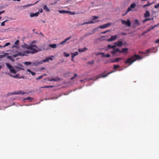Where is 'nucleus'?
<instances>
[{"label":"nucleus","instance_id":"1","mask_svg":"<svg viewBox=\"0 0 159 159\" xmlns=\"http://www.w3.org/2000/svg\"><path fill=\"white\" fill-rule=\"evenodd\" d=\"M29 49H30V50H26L24 51H21L20 52H17V53L13 55V57H16L18 56H28V54L29 53L33 54L41 50V49L39 48L36 44H33V43H30Z\"/></svg>","mask_w":159,"mask_h":159},{"label":"nucleus","instance_id":"2","mask_svg":"<svg viewBox=\"0 0 159 159\" xmlns=\"http://www.w3.org/2000/svg\"><path fill=\"white\" fill-rule=\"evenodd\" d=\"M141 58L140 56L138 55H132L130 57L128 58L125 61V64H129V65L132 64L134 62L137 60Z\"/></svg>","mask_w":159,"mask_h":159},{"label":"nucleus","instance_id":"3","mask_svg":"<svg viewBox=\"0 0 159 159\" xmlns=\"http://www.w3.org/2000/svg\"><path fill=\"white\" fill-rule=\"evenodd\" d=\"M52 60L53 59L52 57H48L46 58V59L43 60L41 61H36L33 63V65L34 66H36L38 64H40L42 63L43 62H46L49 61L50 60L52 61Z\"/></svg>","mask_w":159,"mask_h":159},{"label":"nucleus","instance_id":"4","mask_svg":"<svg viewBox=\"0 0 159 159\" xmlns=\"http://www.w3.org/2000/svg\"><path fill=\"white\" fill-rule=\"evenodd\" d=\"M6 65L7 68L9 69L11 72L14 74L16 73V70L13 68V66L10 64L8 63H6Z\"/></svg>","mask_w":159,"mask_h":159},{"label":"nucleus","instance_id":"5","mask_svg":"<svg viewBox=\"0 0 159 159\" xmlns=\"http://www.w3.org/2000/svg\"><path fill=\"white\" fill-rule=\"evenodd\" d=\"M136 4L134 2L133 3L131 4L130 5V7L128 8L127 10L125 13V14H126L128 12L131 11V9L134 8L136 7Z\"/></svg>","mask_w":159,"mask_h":159},{"label":"nucleus","instance_id":"6","mask_svg":"<svg viewBox=\"0 0 159 159\" xmlns=\"http://www.w3.org/2000/svg\"><path fill=\"white\" fill-rule=\"evenodd\" d=\"M121 21L122 24L126 25L128 27H130L131 26V24L129 20H127V21L124 20H122Z\"/></svg>","mask_w":159,"mask_h":159},{"label":"nucleus","instance_id":"7","mask_svg":"<svg viewBox=\"0 0 159 159\" xmlns=\"http://www.w3.org/2000/svg\"><path fill=\"white\" fill-rule=\"evenodd\" d=\"M122 59V58L120 57L117 58L115 60H113V59H111L109 60V62L110 63H114L116 62H118Z\"/></svg>","mask_w":159,"mask_h":159},{"label":"nucleus","instance_id":"8","mask_svg":"<svg viewBox=\"0 0 159 159\" xmlns=\"http://www.w3.org/2000/svg\"><path fill=\"white\" fill-rule=\"evenodd\" d=\"M117 38V35H114V36H111V38L110 39H108L107 40V41L108 42H111L114 40H116Z\"/></svg>","mask_w":159,"mask_h":159},{"label":"nucleus","instance_id":"9","mask_svg":"<svg viewBox=\"0 0 159 159\" xmlns=\"http://www.w3.org/2000/svg\"><path fill=\"white\" fill-rule=\"evenodd\" d=\"M111 24L110 23H108L106 24H104L100 26L99 28L100 29L105 28L109 26Z\"/></svg>","mask_w":159,"mask_h":159},{"label":"nucleus","instance_id":"10","mask_svg":"<svg viewBox=\"0 0 159 159\" xmlns=\"http://www.w3.org/2000/svg\"><path fill=\"white\" fill-rule=\"evenodd\" d=\"M115 71H111L109 72H108V73H107V74L106 75H103V73H102V74H100L99 76V78H100V77H102V78H104V77H106L109 74H110L113 72H114Z\"/></svg>","mask_w":159,"mask_h":159},{"label":"nucleus","instance_id":"11","mask_svg":"<svg viewBox=\"0 0 159 159\" xmlns=\"http://www.w3.org/2000/svg\"><path fill=\"white\" fill-rule=\"evenodd\" d=\"M48 80L49 81H60L61 80V79L58 77H57L55 78H53L52 79H50L49 78H47Z\"/></svg>","mask_w":159,"mask_h":159},{"label":"nucleus","instance_id":"12","mask_svg":"<svg viewBox=\"0 0 159 159\" xmlns=\"http://www.w3.org/2000/svg\"><path fill=\"white\" fill-rule=\"evenodd\" d=\"M25 92H23L20 90L18 91L17 92H13L12 93V95H17L20 94L21 95H24L25 94Z\"/></svg>","mask_w":159,"mask_h":159},{"label":"nucleus","instance_id":"13","mask_svg":"<svg viewBox=\"0 0 159 159\" xmlns=\"http://www.w3.org/2000/svg\"><path fill=\"white\" fill-rule=\"evenodd\" d=\"M123 42L122 41H118L117 42H115L114 44L118 47H121L122 45Z\"/></svg>","mask_w":159,"mask_h":159},{"label":"nucleus","instance_id":"14","mask_svg":"<svg viewBox=\"0 0 159 159\" xmlns=\"http://www.w3.org/2000/svg\"><path fill=\"white\" fill-rule=\"evenodd\" d=\"M21 47L24 49H29L30 48V45H28L26 43H24L23 45L21 46Z\"/></svg>","mask_w":159,"mask_h":159},{"label":"nucleus","instance_id":"15","mask_svg":"<svg viewBox=\"0 0 159 159\" xmlns=\"http://www.w3.org/2000/svg\"><path fill=\"white\" fill-rule=\"evenodd\" d=\"M139 24L140 23L138 20L136 19L135 20L133 26L134 28H135L137 26L139 25Z\"/></svg>","mask_w":159,"mask_h":159},{"label":"nucleus","instance_id":"16","mask_svg":"<svg viewBox=\"0 0 159 159\" xmlns=\"http://www.w3.org/2000/svg\"><path fill=\"white\" fill-rule=\"evenodd\" d=\"M117 52H120V50L118 48H116L113 49V51L111 52V53L112 54H115Z\"/></svg>","mask_w":159,"mask_h":159},{"label":"nucleus","instance_id":"17","mask_svg":"<svg viewBox=\"0 0 159 159\" xmlns=\"http://www.w3.org/2000/svg\"><path fill=\"white\" fill-rule=\"evenodd\" d=\"M71 38L70 37H69L67 38L64 41L61 42L60 43V45L64 44L68 40H69Z\"/></svg>","mask_w":159,"mask_h":159},{"label":"nucleus","instance_id":"18","mask_svg":"<svg viewBox=\"0 0 159 159\" xmlns=\"http://www.w3.org/2000/svg\"><path fill=\"white\" fill-rule=\"evenodd\" d=\"M155 48L153 47L147 49L145 51V53L148 54V53L152 52L154 50Z\"/></svg>","mask_w":159,"mask_h":159},{"label":"nucleus","instance_id":"19","mask_svg":"<svg viewBox=\"0 0 159 159\" xmlns=\"http://www.w3.org/2000/svg\"><path fill=\"white\" fill-rule=\"evenodd\" d=\"M39 14V12H38L35 13H31L30 14V16L31 17H33L34 16H38Z\"/></svg>","mask_w":159,"mask_h":159},{"label":"nucleus","instance_id":"20","mask_svg":"<svg viewBox=\"0 0 159 159\" xmlns=\"http://www.w3.org/2000/svg\"><path fill=\"white\" fill-rule=\"evenodd\" d=\"M43 9L47 12H49L50 11V9L48 8L46 5H44L43 6Z\"/></svg>","mask_w":159,"mask_h":159},{"label":"nucleus","instance_id":"21","mask_svg":"<svg viewBox=\"0 0 159 159\" xmlns=\"http://www.w3.org/2000/svg\"><path fill=\"white\" fill-rule=\"evenodd\" d=\"M128 50V49L127 48H123L121 51L120 50V52L121 53L125 52L126 53H127Z\"/></svg>","mask_w":159,"mask_h":159},{"label":"nucleus","instance_id":"22","mask_svg":"<svg viewBox=\"0 0 159 159\" xmlns=\"http://www.w3.org/2000/svg\"><path fill=\"white\" fill-rule=\"evenodd\" d=\"M99 20H98L97 21H92L91 20V21H89V22H85L84 23L82 24V25H84V24H89L94 23H96V22H99Z\"/></svg>","mask_w":159,"mask_h":159},{"label":"nucleus","instance_id":"23","mask_svg":"<svg viewBox=\"0 0 159 159\" xmlns=\"http://www.w3.org/2000/svg\"><path fill=\"white\" fill-rule=\"evenodd\" d=\"M150 15V12L148 11H146L145 13L144 14V17L146 18H147Z\"/></svg>","mask_w":159,"mask_h":159},{"label":"nucleus","instance_id":"24","mask_svg":"<svg viewBox=\"0 0 159 159\" xmlns=\"http://www.w3.org/2000/svg\"><path fill=\"white\" fill-rule=\"evenodd\" d=\"M71 57H72V58H74L75 56L77 55L78 54V52H75L71 53Z\"/></svg>","mask_w":159,"mask_h":159},{"label":"nucleus","instance_id":"25","mask_svg":"<svg viewBox=\"0 0 159 159\" xmlns=\"http://www.w3.org/2000/svg\"><path fill=\"white\" fill-rule=\"evenodd\" d=\"M116 47V45L111 46V45L109 44L107 46V47L109 49L113 48L114 49Z\"/></svg>","mask_w":159,"mask_h":159},{"label":"nucleus","instance_id":"26","mask_svg":"<svg viewBox=\"0 0 159 159\" xmlns=\"http://www.w3.org/2000/svg\"><path fill=\"white\" fill-rule=\"evenodd\" d=\"M58 12L60 13H67L69 12L68 11L64 10H59Z\"/></svg>","mask_w":159,"mask_h":159},{"label":"nucleus","instance_id":"27","mask_svg":"<svg viewBox=\"0 0 159 159\" xmlns=\"http://www.w3.org/2000/svg\"><path fill=\"white\" fill-rule=\"evenodd\" d=\"M27 71L30 73L33 76H34L35 75V72H32L29 69H27Z\"/></svg>","mask_w":159,"mask_h":159},{"label":"nucleus","instance_id":"28","mask_svg":"<svg viewBox=\"0 0 159 159\" xmlns=\"http://www.w3.org/2000/svg\"><path fill=\"white\" fill-rule=\"evenodd\" d=\"M49 46L53 48H54L57 47V44H50Z\"/></svg>","mask_w":159,"mask_h":159},{"label":"nucleus","instance_id":"29","mask_svg":"<svg viewBox=\"0 0 159 159\" xmlns=\"http://www.w3.org/2000/svg\"><path fill=\"white\" fill-rule=\"evenodd\" d=\"M100 54H103V57H110V55L109 54H107L106 55H105L104 54V53H100Z\"/></svg>","mask_w":159,"mask_h":159},{"label":"nucleus","instance_id":"30","mask_svg":"<svg viewBox=\"0 0 159 159\" xmlns=\"http://www.w3.org/2000/svg\"><path fill=\"white\" fill-rule=\"evenodd\" d=\"M151 4L152 3H150L149 2H148L147 4L144 5L143 6V7L145 8L146 7L150 6Z\"/></svg>","mask_w":159,"mask_h":159},{"label":"nucleus","instance_id":"31","mask_svg":"<svg viewBox=\"0 0 159 159\" xmlns=\"http://www.w3.org/2000/svg\"><path fill=\"white\" fill-rule=\"evenodd\" d=\"M19 75V74H17L14 76H12V75L10 74V76L11 77H13L15 78H18Z\"/></svg>","mask_w":159,"mask_h":159},{"label":"nucleus","instance_id":"32","mask_svg":"<svg viewBox=\"0 0 159 159\" xmlns=\"http://www.w3.org/2000/svg\"><path fill=\"white\" fill-rule=\"evenodd\" d=\"M53 87V86L50 85V86H43L40 87V88H52Z\"/></svg>","mask_w":159,"mask_h":159},{"label":"nucleus","instance_id":"33","mask_svg":"<svg viewBox=\"0 0 159 159\" xmlns=\"http://www.w3.org/2000/svg\"><path fill=\"white\" fill-rule=\"evenodd\" d=\"M7 58L9 59L10 60L12 61H14V59L11 56H8L7 57Z\"/></svg>","mask_w":159,"mask_h":159},{"label":"nucleus","instance_id":"34","mask_svg":"<svg viewBox=\"0 0 159 159\" xmlns=\"http://www.w3.org/2000/svg\"><path fill=\"white\" fill-rule=\"evenodd\" d=\"M99 17L96 16H92V19L93 20H95L98 19Z\"/></svg>","mask_w":159,"mask_h":159},{"label":"nucleus","instance_id":"35","mask_svg":"<svg viewBox=\"0 0 159 159\" xmlns=\"http://www.w3.org/2000/svg\"><path fill=\"white\" fill-rule=\"evenodd\" d=\"M31 64V62H25L24 63V64L26 66H29Z\"/></svg>","mask_w":159,"mask_h":159},{"label":"nucleus","instance_id":"36","mask_svg":"<svg viewBox=\"0 0 159 159\" xmlns=\"http://www.w3.org/2000/svg\"><path fill=\"white\" fill-rule=\"evenodd\" d=\"M120 67V66L119 65H115L114 66V69L116 70L117 68Z\"/></svg>","mask_w":159,"mask_h":159},{"label":"nucleus","instance_id":"37","mask_svg":"<svg viewBox=\"0 0 159 159\" xmlns=\"http://www.w3.org/2000/svg\"><path fill=\"white\" fill-rule=\"evenodd\" d=\"M87 49L86 47L84 48L83 49H80V52H84Z\"/></svg>","mask_w":159,"mask_h":159},{"label":"nucleus","instance_id":"38","mask_svg":"<svg viewBox=\"0 0 159 159\" xmlns=\"http://www.w3.org/2000/svg\"><path fill=\"white\" fill-rule=\"evenodd\" d=\"M7 54H8L7 53H6L3 55H0V59L2 58L3 57H5L7 55Z\"/></svg>","mask_w":159,"mask_h":159},{"label":"nucleus","instance_id":"39","mask_svg":"<svg viewBox=\"0 0 159 159\" xmlns=\"http://www.w3.org/2000/svg\"><path fill=\"white\" fill-rule=\"evenodd\" d=\"M24 100H30V101H31L32 100H33V99L32 98H31L30 97H28L25 98V99Z\"/></svg>","mask_w":159,"mask_h":159},{"label":"nucleus","instance_id":"40","mask_svg":"<svg viewBox=\"0 0 159 159\" xmlns=\"http://www.w3.org/2000/svg\"><path fill=\"white\" fill-rule=\"evenodd\" d=\"M64 56L66 57H68L70 56V55L69 54L67 53L66 52H64Z\"/></svg>","mask_w":159,"mask_h":159},{"label":"nucleus","instance_id":"41","mask_svg":"<svg viewBox=\"0 0 159 159\" xmlns=\"http://www.w3.org/2000/svg\"><path fill=\"white\" fill-rule=\"evenodd\" d=\"M77 76V75L76 74H74V76L73 77H71L70 78V80H72L74 79Z\"/></svg>","mask_w":159,"mask_h":159},{"label":"nucleus","instance_id":"42","mask_svg":"<svg viewBox=\"0 0 159 159\" xmlns=\"http://www.w3.org/2000/svg\"><path fill=\"white\" fill-rule=\"evenodd\" d=\"M10 44V43L9 42H8L6 43L5 45L3 46V47H5L6 46H7Z\"/></svg>","mask_w":159,"mask_h":159},{"label":"nucleus","instance_id":"43","mask_svg":"<svg viewBox=\"0 0 159 159\" xmlns=\"http://www.w3.org/2000/svg\"><path fill=\"white\" fill-rule=\"evenodd\" d=\"M94 62V61L93 60L91 61H89L88 62V64H93Z\"/></svg>","mask_w":159,"mask_h":159},{"label":"nucleus","instance_id":"44","mask_svg":"<svg viewBox=\"0 0 159 159\" xmlns=\"http://www.w3.org/2000/svg\"><path fill=\"white\" fill-rule=\"evenodd\" d=\"M159 7V3L156 5L154 6V8H157Z\"/></svg>","mask_w":159,"mask_h":159},{"label":"nucleus","instance_id":"45","mask_svg":"<svg viewBox=\"0 0 159 159\" xmlns=\"http://www.w3.org/2000/svg\"><path fill=\"white\" fill-rule=\"evenodd\" d=\"M19 43V40H17L16 41V42L15 43V44L16 45H17Z\"/></svg>","mask_w":159,"mask_h":159},{"label":"nucleus","instance_id":"46","mask_svg":"<svg viewBox=\"0 0 159 159\" xmlns=\"http://www.w3.org/2000/svg\"><path fill=\"white\" fill-rule=\"evenodd\" d=\"M154 28V27H152L151 28H148L147 30L146 31V32H148L150 31L152 29Z\"/></svg>","mask_w":159,"mask_h":159},{"label":"nucleus","instance_id":"47","mask_svg":"<svg viewBox=\"0 0 159 159\" xmlns=\"http://www.w3.org/2000/svg\"><path fill=\"white\" fill-rule=\"evenodd\" d=\"M43 76V75H42L41 76H39L38 78H36V80H39V79H40L42 78Z\"/></svg>","mask_w":159,"mask_h":159},{"label":"nucleus","instance_id":"48","mask_svg":"<svg viewBox=\"0 0 159 159\" xmlns=\"http://www.w3.org/2000/svg\"><path fill=\"white\" fill-rule=\"evenodd\" d=\"M109 31V30H106V31H103V32H102L101 34H105V33H106L107 32H108Z\"/></svg>","mask_w":159,"mask_h":159},{"label":"nucleus","instance_id":"49","mask_svg":"<svg viewBox=\"0 0 159 159\" xmlns=\"http://www.w3.org/2000/svg\"><path fill=\"white\" fill-rule=\"evenodd\" d=\"M139 53L142 54H147V53H145V52H143L142 51H140V52H139Z\"/></svg>","mask_w":159,"mask_h":159},{"label":"nucleus","instance_id":"50","mask_svg":"<svg viewBox=\"0 0 159 159\" xmlns=\"http://www.w3.org/2000/svg\"><path fill=\"white\" fill-rule=\"evenodd\" d=\"M5 22H4V21L2 22L1 24V26H4L5 25Z\"/></svg>","mask_w":159,"mask_h":159},{"label":"nucleus","instance_id":"51","mask_svg":"<svg viewBox=\"0 0 159 159\" xmlns=\"http://www.w3.org/2000/svg\"><path fill=\"white\" fill-rule=\"evenodd\" d=\"M155 43H159V39H157L155 42Z\"/></svg>","mask_w":159,"mask_h":159},{"label":"nucleus","instance_id":"52","mask_svg":"<svg viewBox=\"0 0 159 159\" xmlns=\"http://www.w3.org/2000/svg\"><path fill=\"white\" fill-rule=\"evenodd\" d=\"M4 12H5L4 11H0V15H1V14H2V13H4Z\"/></svg>","mask_w":159,"mask_h":159},{"label":"nucleus","instance_id":"53","mask_svg":"<svg viewBox=\"0 0 159 159\" xmlns=\"http://www.w3.org/2000/svg\"><path fill=\"white\" fill-rule=\"evenodd\" d=\"M15 47H17V46L15 45H14L13 46H12V48H15Z\"/></svg>","mask_w":159,"mask_h":159},{"label":"nucleus","instance_id":"54","mask_svg":"<svg viewBox=\"0 0 159 159\" xmlns=\"http://www.w3.org/2000/svg\"><path fill=\"white\" fill-rule=\"evenodd\" d=\"M39 12H40V13L42 12V11H43V10H42V9H40L39 10Z\"/></svg>","mask_w":159,"mask_h":159},{"label":"nucleus","instance_id":"55","mask_svg":"<svg viewBox=\"0 0 159 159\" xmlns=\"http://www.w3.org/2000/svg\"><path fill=\"white\" fill-rule=\"evenodd\" d=\"M147 21V19H144V20H143V22H146V21Z\"/></svg>","mask_w":159,"mask_h":159},{"label":"nucleus","instance_id":"56","mask_svg":"<svg viewBox=\"0 0 159 159\" xmlns=\"http://www.w3.org/2000/svg\"><path fill=\"white\" fill-rule=\"evenodd\" d=\"M35 42V41H33L31 43H33V44H34V43Z\"/></svg>","mask_w":159,"mask_h":159},{"label":"nucleus","instance_id":"57","mask_svg":"<svg viewBox=\"0 0 159 159\" xmlns=\"http://www.w3.org/2000/svg\"><path fill=\"white\" fill-rule=\"evenodd\" d=\"M121 34H123V35H125L126 34L125 33H121Z\"/></svg>","mask_w":159,"mask_h":159},{"label":"nucleus","instance_id":"58","mask_svg":"<svg viewBox=\"0 0 159 159\" xmlns=\"http://www.w3.org/2000/svg\"><path fill=\"white\" fill-rule=\"evenodd\" d=\"M13 1H18V2H19L20 1V0H12Z\"/></svg>","mask_w":159,"mask_h":159},{"label":"nucleus","instance_id":"59","mask_svg":"<svg viewBox=\"0 0 159 159\" xmlns=\"http://www.w3.org/2000/svg\"><path fill=\"white\" fill-rule=\"evenodd\" d=\"M147 19V21L151 20V19H149V18H148V19Z\"/></svg>","mask_w":159,"mask_h":159},{"label":"nucleus","instance_id":"60","mask_svg":"<svg viewBox=\"0 0 159 159\" xmlns=\"http://www.w3.org/2000/svg\"><path fill=\"white\" fill-rule=\"evenodd\" d=\"M8 21V20H6L5 21H4V22L5 23V22H6L7 21Z\"/></svg>","mask_w":159,"mask_h":159},{"label":"nucleus","instance_id":"61","mask_svg":"<svg viewBox=\"0 0 159 159\" xmlns=\"http://www.w3.org/2000/svg\"><path fill=\"white\" fill-rule=\"evenodd\" d=\"M47 75V74H44L43 75H43V76H45V75Z\"/></svg>","mask_w":159,"mask_h":159},{"label":"nucleus","instance_id":"62","mask_svg":"<svg viewBox=\"0 0 159 159\" xmlns=\"http://www.w3.org/2000/svg\"><path fill=\"white\" fill-rule=\"evenodd\" d=\"M141 1H147L148 0H141Z\"/></svg>","mask_w":159,"mask_h":159},{"label":"nucleus","instance_id":"63","mask_svg":"<svg viewBox=\"0 0 159 159\" xmlns=\"http://www.w3.org/2000/svg\"><path fill=\"white\" fill-rule=\"evenodd\" d=\"M94 32H93L92 33H89V35H90V34H93V33Z\"/></svg>","mask_w":159,"mask_h":159},{"label":"nucleus","instance_id":"64","mask_svg":"<svg viewBox=\"0 0 159 159\" xmlns=\"http://www.w3.org/2000/svg\"><path fill=\"white\" fill-rule=\"evenodd\" d=\"M73 58H72V57L71 60H72V61H73Z\"/></svg>","mask_w":159,"mask_h":159}]
</instances>
